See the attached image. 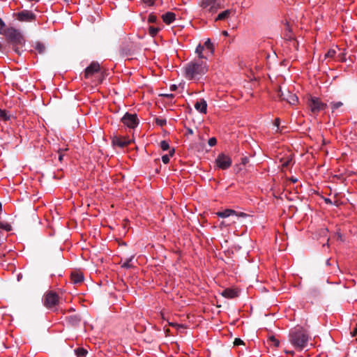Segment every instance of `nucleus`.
<instances>
[{
	"label": "nucleus",
	"instance_id": "53",
	"mask_svg": "<svg viewBox=\"0 0 357 357\" xmlns=\"http://www.w3.org/2000/svg\"><path fill=\"white\" fill-rule=\"evenodd\" d=\"M324 201H325V202H326V204H332V202H331V199H328V198H326V199H324Z\"/></svg>",
	"mask_w": 357,
	"mask_h": 357
},
{
	"label": "nucleus",
	"instance_id": "27",
	"mask_svg": "<svg viewBox=\"0 0 357 357\" xmlns=\"http://www.w3.org/2000/svg\"><path fill=\"white\" fill-rule=\"evenodd\" d=\"M0 229L6 231H10L12 230V226L5 221L0 220Z\"/></svg>",
	"mask_w": 357,
	"mask_h": 357
},
{
	"label": "nucleus",
	"instance_id": "31",
	"mask_svg": "<svg viewBox=\"0 0 357 357\" xmlns=\"http://www.w3.org/2000/svg\"><path fill=\"white\" fill-rule=\"evenodd\" d=\"M10 116L6 110L0 109V120L6 121L9 119Z\"/></svg>",
	"mask_w": 357,
	"mask_h": 357
},
{
	"label": "nucleus",
	"instance_id": "36",
	"mask_svg": "<svg viewBox=\"0 0 357 357\" xmlns=\"http://www.w3.org/2000/svg\"><path fill=\"white\" fill-rule=\"evenodd\" d=\"M6 25L1 18H0V34H4V31L6 30Z\"/></svg>",
	"mask_w": 357,
	"mask_h": 357
},
{
	"label": "nucleus",
	"instance_id": "16",
	"mask_svg": "<svg viewBox=\"0 0 357 357\" xmlns=\"http://www.w3.org/2000/svg\"><path fill=\"white\" fill-rule=\"evenodd\" d=\"M231 14H234V11L231 9H227L224 10L223 12H221L218 15V16L215 17V21H222L228 19Z\"/></svg>",
	"mask_w": 357,
	"mask_h": 357
},
{
	"label": "nucleus",
	"instance_id": "20",
	"mask_svg": "<svg viewBox=\"0 0 357 357\" xmlns=\"http://www.w3.org/2000/svg\"><path fill=\"white\" fill-rule=\"evenodd\" d=\"M32 47L39 54L45 53L46 50L45 44L40 41L35 42Z\"/></svg>",
	"mask_w": 357,
	"mask_h": 357
},
{
	"label": "nucleus",
	"instance_id": "48",
	"mask_svg": "<svg viewBox=\"0 0 357 357\" xmlns=\"http://www.w3.org/2000/svg\"><path fill=\"white\" fill-rule=\"evenodd\" d=\"M161 96L167 97V98H174V95L172 94V93H170V94H162Z\"/></svg>",
	"mask_w": 357,
	"mask_h": 357
},
{
	"label": "nucleus",
	"instance_id": "43",
	"mask_svg": "<svg viewBox=\"0 0 357 357\" xmlns=\"http://www.w3.org/2000/svg\"><path fill=\"white\" fill-rule=\"evenodd\" d=\"M155 0H142L143 3L148 5V6H152L153 5Z\"/></svg>",
	"mask_w": 357,
	"mask_h": 357
},
{
	"label": "nucleus",
	"instance_id": "4",
	"mask_svg": "<svg viewBox=\"0 0 357 357\" xmlns=\"http://www.w3.org/2000/svg\"><path fill=\"white\" fill-rule=\"evenodd\" d=\"M200 7L205 13L213 15L223 6L220 0H202Z\"/></svg>",
	"mask_w": 357,
	"mask_h": 357
},
{
	"label": "nucleus",
	"instance_id": "28",
	"mask_svg": "<svg viewBox=\"0 0 357 357\" xmlns=\"http://www.w3.org/2000/svg\"><path fill=\"white\" fill-rule=\"evenodd\" d=\"M160 31V28L150 26L149 27V33L152 37L155 36Z\"/></svg>",
	"mask_w": 357,
	"mask_h": 357
},
{
	"label": "nucleus",
	"instance_id": "25",
	"mask_svg": "<svg viewBox=\"0 0 357 357\" xmlns=\"http://www.w3.org/2000/svg\"><path fill=\"white\" fill-rule=\"evenodd\" d=\"M204 50V46L199 44L196 47L195 52L197 54L198 58H202V59L206 61V59L202 54Z\"/></svg>",
	"mask_w": 357,
	"mask_h": 357
},
{
	"label": "nucleus",
	"instance_id": "40",
	"mask_svg": "<svg viewBox=\"0 0 357 357\" xmlns=\"http://www.w3.org/2000/svg\"><path fill=\"white\" fill-rule=\"evenodd\" d=\"M234 344L235 346H238V345H241V344H244V342L242 340H241L240 338H236L234 340Z\"/></svg>",
	"mask_w": 357,
	"mask_h": 357
},
{
	"label": "nucleus",
	"instance_id": "21",
	"mask_svg": "<svg viewBox=\"0 0 357 357\" xmlns=\"http://www.w3.org/2000/svg\"><path fill=\"white\" fill-rule=\"evenodd\" d=\"M36 15L31 10H24V22H33L36 20Z\"/></svg>",
	"mask_w": 357,
	"mask_h": 357
},
{
	"label": "nucleus",
	"instance_id": "47",
	"mask_svg": "<svg viewBox=\"0 0 357 357\" xmlns=\"http://www.w3.org/2000/svg\"><path fill=\"white\" fill-rule=\"evenodd\" d=\"M177 89V86L176 84H172L170 86L171 91H176Z\"/></svg>",
	"mask_w": 357,
	"mask_h": 357
},
{
	"label": "nucleus",
	"instance_id": "15",
	"mask_svg": "<svg viewBox=\"0 0 357 357\" xmlns=\"http://www.w3.org/2000/svg\"><path fill=\"white\" fill-rule=\"evenodd\" d=\"M195 108L202 114L207 112V103L204 99H200L195 103Z\"/></svg>",
	"mask_w": 357,
	"mask_h": 357
},
{
	"label": "nucleus",
	"instance_id": "18",
	"mask_svg": "<svg viewBox=\"0 0 357 357\" xmlns=\"http://www.w3.org/2000/svg\"><path fill=\"white\" fill-rule=\"evenodd\" d=\"M162 19L166 24H170L176 20V14L172 12H167L162 15Z\"/></svg>",
	"mask_w": 357,
	"mask_h": 357
},
{
	"label": "nucleus",
	"instance_id": "7",
	"mask_svg": "<svg viewBox=\"0 0 357 357\" xmlns=\"http://www.w3.org/2000/svg\"><path fill=\"white\" fill-rule=\"evenodd\" d=\"M124 126L129 128H135L139 123V120L136 114H130L126 112L121 119Z\"/></svg>",
	"mask_w": 357,
	"mask_h": 357
},
{
	"label": "nucleus",
	"instance_id": "41",
	"mask_svg": "<svg viewBox=\"0 0 357 357\" xmlns=\"http://www.w3.org/2000/svg\"><path fill=\"white\" fill-rule=\"evenodd\" d=\"M13 16H16L17 20L22 21V11H20L17 13H13Z\"/></svg>",
	"mask_w": 357,
	"mask_h": 357
},
{
	"label": "nucleus",
	"instance_id": "6",
	"mask_svg": "<svg viewBox=\"0 0 357 357\" xmlns=\"http://www.w3.org/2000/svg\"><path fill=\"white\" fill-rule=\"evenodd\" d=\"M307 105L311 112L314 114H317L320 111L324 110L327 108V105L323 102L320 98L317 97H310L308 100Z\"/></svg>",
	"mask_w": 357,
	"mask_h": 357
},
{
	"label": "nucleus",
	"instance_id": "9",
	"mask_svg": "<svg viewBox=\"0 0 357 357\" xmlns=\"http://www.w3.org/2000/svg\"><path fill=\"white\" fill-rule=\"evenodd\" d=\"M137 49V46L134 42L130 40H125L121 45V52L123 56H131L135 53Z\"/></svg>",
	"mask_w": 357,
	"mask_h": 357
},
{
	"label": "nucleus",
	"instance_id": "34",
	"mask_svg": "<svg viewBox=\"0 0 357 357\" xmlns=\"http://www.w3.org/2000/svg\"><path fill=\"white\" fill-rule=\"evenodd\" d=\"M155 123H156L157 126L162 127V126L166 125L167 121L165 119L156 118L155 119Z\"/></svg>",
	"mask_w": 357,
	"mask_h": 357
},
{
	"label": "nucleus",
	"instance_id": "2",
	"mask_svg": "<svg viewBox=\"0 0 357 357\" xmlns=\"http://www.w3.org/2000/svg\"><path fill=\"white\" fill-rule=\"evenodd\" d=\"M310 340L308 331L303 326H296L289 331V341L296 351H301L306 348Z\"/></svg>",
	"mask_w": 357,
	"mask_h": 357
},
{
	"label": "nucleus",
	"instance_id": "13",
	"mask_svg": "<svg viewBox=\"0 0 357 357\" xmlns=\"http://www.w3.org/2000/svg\"><path fill=\"white\" fill-rule=\"evenodd\" d=\"M130 141L126 137H114L112 139V144L114 146L123 148L130 144Z\"/></svg>",
	"mask_w": 357,
	"mask_h": 357
},
{
	"label": "nucleus",
	"instance_id": "55",
	"mask_svg": "<svg viewBox=\"0 0 357 357\" xmlns=\"http://www.w3.org/2000/svg\"><path fill=\"white\" fill-rule=\"evenodd\" d=\"M222 33H223L225 36H227V34H228L227 31H224L222 32Z\"/></svg>",
	"mask_w": 357,
	"mask_h": 357
},
{
	"label": "nucleus",
	"instance_id": "33",
	"mask_svg": "<svg viewBox=\"0 0 357 357\" xmlns=\"http://www.w3.org/2000/svg\"><path fill=\"white\" fill-rule=\"evenodd\" d=\"M160 147L162 151H167L169 149V144L167 141L162 140L160 143Z\"/></svg>",
	"mask_w": 357,
	"mask_h": 357
},
{
	"label": "nucleus",
	"instance_id": "44",
	"mask_svg": "<svg viewBox=\"0 0 357 357\" xmlns=\"http://www.w3.org/2000/svg\"><path fill=\"white\" fill-rule=\"evenodd\" d=\"M169 326H172L177 328H184L183 325L178 324L177 323H169Z\"/></svg>",
	"mask_w": 357,
	"mask_h": 357
},
{
	"label": "nucleus",
	"instance_id": "32",
	"mask_svg": "<svg viewBox=\"0 0 357 357\" xmlns=\"http://www.w3.org/2000/svg\"><path fill=\"white\" fill-rule=\"evenodd\" d=\"M268 341L273 344L275 347H278L280 345V341L272 335L268 338Z\"/></svg>",
	"mask_w": 357,
	"mask_h": 357
},
{
	"label": "nucleus",
	"instance_id": "35",
	"mask_svg": "<svg viewBox=\"0 0 357 357\" xmlns=\"http://www.w3.org/2000/svg\"><path fill=\"white\" fill-rule=\"evenodd\" d=\"M68 148L64 149H59V151H58V153H59V160L61 162L63 161V157H64V155H64V152H65V151H68Z\"/></svg>",
	"mask_w": 357,
	"mask_h": 357
},
{
	"label": "nucleus",
	"instance_id": "22",
	"mask_svg": "<svg viewBox=\"0 0 357 357\" xmlns=\"http://www.w3.org/2000/svg\"><path fill=\"white\" fill-rule=\"evenodd\" d=\"M175 150L174 148L169 149V153L162 156V161L164 164H167L169 162V157L174 155Z\"/></svg>",
	"mask_w": 357,
	"mask_h": 357
},
{
	"label": "nucleus",
	"instance_id": "3",
	"mask_svg": "<svg viewBox=\"0 0 357 357\" xmlns=\"http://www.w3.org/2000/svg\"><path fill=\"white\" fill-rule=\"evenodd\" d=\"M3 35L5 36L8 44L12 46L13 50L18 55H20L21 51L18 47L19 45H21L22 40V35L20 31L10 26L6 29Z\"/></svg>",
	"mask_w": 357,
	"mask_h": 357
},
{
	"label": "nucleus",
	"instance_id": "52",
	"mask_svg": "<svg viewBox=\"0 0 357 357\" xmlns=\"http://www.w3.org/2000/svg\"><path fill=\"white\" fill-rule=\"evenodd\" d=\"M248 160V159L247 158H242V163L243 165H245L247 163Z\"/></svg>",
	"mask_w": 357,
	"mask_h": 357
},
{
	"label": "nucleus",
	"instance_id": "56",
	"mask_svg": "<svg viewBox=\"0 0 357 357\" xmlns=\"http://www.w3.org/2000/svg\"><path fill=\"white\" fill-rule=\"evenodd\" d=\"M1 211H2V204H1V203L0 202V213L1 212Z\"/></svg>",
	"mask_w": 357,
	"mask_h": 357
},
{
	"label": "nucleus",
	"instance_id": "42",
	"mask_svg": "<svg viewBox=\"0 0 357 357\" xmlns=\"http://www.w3.org/2000/svg\"><path fill=\"white\" fill-rule=\"evenodd\" d=\"M291 158H290V159H289V158H288L286 161H284V162H282V168H286V167H287L289 165V164L291 163Z\"/></svg>",
	"mask_w": 357,
	"mask_h": 357
},
{
	"label": "nucleus",
	"instance_id": "57",
	"mask_svg": "<svg viewBox=\"0 0 357 357\" xmlns=\"http://www.w3.org/2000/svg\"><path fill=\"white\" fill-rule=\"evenodd\" d=\"M340 60H341V61H344L345 59H343V58H341V59H340Z\"/></svg>",
	"mask_w": 357,
	"mask_h": 357
},
{
	"label": "nucleus",
	"instance_id": "29",
	"mask_svg": "<svg viewBox=\"0 0 357 357\" xmlns=\"http://www.w3.org/2000/svg\"><path fill=\"white\" fill-rule=\"evenodd\" d=\"M67 319L68 322L73 325H76L80 321V319L75 315L70 316Z\"/></svg>",
	"mask_w": 357,
	"mask_h": 357
},
{
	"label": "nucleus",
	"instance_id": "45",
	"mask_svg": "<svg viewBox=\"0 0 357 357\" xmlns=\"http://www.w3.org/2000/svg\"><path fill=\"white\" fill-rule=\"evenodd\" d=\"M280 120L279 118H276L275 120H274V126H276L277 128H279V126H280Z\"/></svg>",
	"mask_w": 357,
	"mask_h": 357
},
{
	"label": "nucleus",
	"instance_id": "17",
	"mask_svg": "<svg viewBox=\"0 0 357 357\" xmlns=\"http://www.w3.org/2000/svg\"><path fill=\"white\" fill-rule=\"evenodd\" d=\"M221 294L227 298H234L238 296V292L236 289L227 288Z\"/></svg>",
	"mask_w": 357,
	"mask_h": 357
},
{
	"label": "nucleus",
	"instance_id": "51",
	"mask_svg": "<svg viewBox=\"0 0 357 357\" xmlns=\"http://www.w3.org/2000/svg\"><path fill=\"white\" fill-rule=\"evenodd\" d=\"M187 133L188 135H192L193 134V130L191 128H187Z\"/></svg>",
	"mask_w": 357,
	"mask_h": 357
},
{
	"label": "nucleus",
	"instance_id": "8",
	"mask_svg": "<svg viewBox=\"0 0 357 357\" xmlns=\"http://www.w3.org/2000/svg\"><path fill=\"white\" fill-rule=\"evenodd\" d=\"M278 96L281 100H284L292 105H296L298 101V98L296 94L291 93L289 91H287L284 93L281 88H280L278 91Z\"/></svg>",
	"mask_w": 357,
	"mask_h": 357
},
{
	"label": "nucleus",
	"instance_id": "12",
	"mask_svg": "<svg viewBox=\"0 0 357 357\" xmlns=\"http://www.w3.org/2000/svg\"><path fill=\"white\" fill-rule=\"evenodd\" d=\"M216 215L218 217L222 218H225L229 217L231 215H236L237 217H242V218H245V217L248 216V215L245 213H243V212L238 213L237 211H236L233 209H229V208L225 209L222 211H218L216 213Z\"/></svg>",
	"mask_w": 357,
	"mask_h": 357
},
{
	"label": "nucleus",
	"instance_id": "49",
	"mask_svg": "<svg viewBox=\"0 0 357 357\" xmlns=\"http://www.w3.org/2000/svg\"><path fill=\"white\" fill-rule=\"evenodd\" d=\"M289 181H291L292 183H295L298 181V179L292 176L289 178Z\"/></svg>",
	"mask_w": 357,
	"mask_h": 357
},
{
	"label": "nucleus",
	"instance_id": "30",
	"mask_svg": "<svg viewBox=\"0 0 357 357\" xmlns=\"http://www.w3.org/2000/svg\"><path fill=\"white\" fill-rule=\"evenodd\" d=\"M343 105V103L340 101L331 102L332 112H335V110L339 109Z\"/></svg>",
	"mask_w": 357,
	"mask_h": 357
},
{
	"label": "nucleus",
	"instance_id": "10",
	"mask_svg": "<svg viewBox=\"0 0 357 357\" xmlns=\"http://www.w3.org/2000/svg\"><path fill=\"white\" fill-rule=\"evenodd\" d=\"M232 161L231 158L224 153H220L215 159V164L218 167L221 169H227L231 165Z\"/></svg>",
	"mask_w": 357,
	"mask_h": 357
},
{
	"label": "nucleus",
	"instance_id": "39",
	"mask_svg": "<svg viewBox=\"0 0 357 357\" xmlns=\"http://www.w3.org/2000/svg\"><path fill=\"white\" fill-rule=\"evenodd\" d=\"M217 143V139L215 137H211L208 139V144L210 146H213L216 144Z\"/></svg>",
	"mask_w": 357,
	"mask_h": 357
},
{
	"label": "nucleus",
	"instance_id": "5",
	"mask_svg": "<svg viewBox=\"0 0 357 357\" xmlns=\"http://www.w3.org/2000/svg\"><path fill=\"white\" fill-rule=\"evenodd\" d=\"M59 298L56 292L48 291L43 296V303L47 309L55 310L59 303Z\"/></svg>",
	"mask_w": 357,
	"mask_h": 357
},
{
	"label": "nucleus",
	"instance_id": "26",
	"mask_svg": "<svg viewBox=\"0 0 357 357\" xmlns=\"http://www.w3.org/2000/svg\"><path fill=\"white\" fill-rule=\"evenodd\" d=\"M203 46H204V48L206 47L207 50H208L211 54L213 53V52H214V46H213V44L211 42V40L209 38H208L205 41V43L203 45Z\"/></svg>",
	"mask_w": 357,
	"mask_h": 357
},
{
	"label": "nucleus",
	"instance_id": "24",
	"mask_svg": "<svg viewBox=\"0 0 357 357\" xmlns=\"http://www.w3.org/2000/svg\"><path fill=\"white\" fill-rule=\"evenodd\" d=\"M133 258L134 256H131L130 257L126 259V260L122 263L121 267L125 268H130L133 267V264H132Z\"/></svg>",
	"mask_w": 357,
	"mask_h": 357
},
{
	"label": "nucleus",
	"instance_id": "11",
	"mask_svg": "<svg viewBox=\"0 0 357 357\" xmlns=\"http://www.w3.org/2000/svg\"><path fill=\"white\" fill-rule=\"evenodd\" d=\"M100 70V66L98 62L93 61L91 64L86 68L84 70V78L89 79L96 73Z\"/></svg>",
	"mask_w": 357,
	"mask_h": 357
},
{
	"label": "nucleus",
	"instance_id": "14",
	"mask_svg": "<svg viewBox=\"0 0 357 357\" xmlns=\"http://www.w3.org/2000/svg\"><path fill=\"white\" fill-rule=\"evenodd\" d=\"M283 36L284 38L287 40H294V35L291 31L289 23L286 22L283 29Z\"/></svg>",
	"mask_w": 357,
	"mask_h": 357
},
{
	"label": "nucleus",
	"instance_id": "46",
	"mask_svg": "<svg viewBox=\"0 0 357 357\" xmlns=\"http://www.w3.org/2000/svg\"><path fill=\"white\" fill-rule=\"evenodd\" d=\"M351 333L353 337L356 336L357 335V324H356V327L354 329V331Z\"/></svg>",
	"mask_w": 357,
	"mask_h": 357
},
{
	"label": "nucleus",
	"instance_id": "38",
	"mask_svg": "<svg viewBox=\"0 0 357 357\" xmlns=\"http://www.w3.org/2000/svg\"><path fill=\"white\" fill-rule=\"evenodd\" d=\"M149 23H155L157 22V17L154 13H151L148 17Z\"/></svg>",
	"mask_w": 357,
	"mask_h": 357
},
{
	"label": "nucleus",
	"instance_id": "50",
	"mask_svg": "<svg viewBox=\"0 0 357 357\" xmlns=\"http://www.w3.org/2000/svg\"><path fill=\"white\" fill-rule=\"evenodd\" d=\"M284 351H285L286 354H290L291 356H294V351L285 350Z\"/></svg>",
	"mask_w": 357,
	"mask_h": 357
},
{
	"label": "nucleus",
	"instance_id": "1",
	"mask_svg": "<svg viewBox=\"0 0 357 357\" xmlns=\"http://www.w3.org/2000/svg\"><path fill=\"white\" fill-rule=\"evenodd\" d=\"M208 70L206 61L197 58L185 66L184 76L188 80H198L207 73Z\"/></svg>",
	"mask_w": 357,
	"mask_h": 357
},
{
	"label": "nucleus",
	"instance_id": "23",
	"mask_svg": "<svg viewBox=\"0 0 357 357\" xmlns=\"http://www.w3.org/2000/svg\"><path fill=\"white\" fill-rule=\"evenodd\" d=\"M75 354L77 357H86L88 351L83 347H78L75 349Z\"/></svg>",
	"mask_w": 357,
	"mask_h": 357
},
{
	"label": "nucleus",
	"instance_id": "37",
	"mask_svg": "<svg viewBox=\"0 0 357 357\" xmlns=\"http://www.w3.org/2000/svg\"><path fill=\"white\" fill-rule=\"evenodd\" d=\"M336 54V51L333 49H330L325 54V58H333Z\"/></svg>",
	"mask_w": 357,
	"mask_h": 357
},
{
	"label": "nucleus",
	"instance_id": "54",
	"mask_svg": "<svg viewBox=\"0 0 357 357\" xmlns=\"http://www.w3.org/2000/svg\"><path fill=\"white\" fill-rule=\"evenodd\" d=\"M20 278H21V273L17 274V281L20 280Z\"/></svg>",
	"mask_w": 357,
	"mask_h": 357
},
{
	"label": "nucleus",
	"instance_id": "19",
	"mask_svg": "<svg viewBox=\"0 0 357 357\" xmlns=\"http://www.w3.org/2000/svg\"><path fill=\"white\" fill-rule=\"evenodd\" d=\"M70 279L73 283L79 284L83 282L84 275L81 272L74 271L70 275Z\"/></svg>",
	"mask_w": 357,
	"mask_h": 357
}]
</instances>
